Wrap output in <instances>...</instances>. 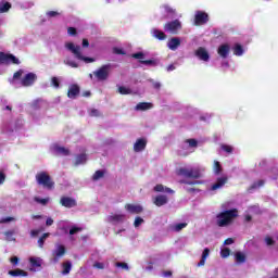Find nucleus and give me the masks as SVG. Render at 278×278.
Segmentation results:
<instances>
[{"label":"nucleus","mask_w":278,"mask_h":278,"mask_svg":"<svg viewBox=\"0 0 278 278\" xmlns=\"http://www.w3.org/2000/svg\"><path fill=\"white\" fill-rule=\"evenodd\" d=\"M79 231H81V228L79 227H73L70 230V236H75V233H79Z\"/></svg>","instance_id":"6e6d98bb"},{"label":"nucleus","mask_w":278,"mask_h":278,"mask_svg":"<svg viewBox=\"0 0 278 278\" xmlns=\"http://www.w3.org/2000/svg\"><path fill=\"white\" fill-rule=\"evenodd\" d=\"M195 56L199 58L201 62H210V52L203 47L195 50Z\"/></svg>","instance_id":"4468645a"},{"label":"nucleus","mask_w":278,"mask_h":278,"mask_svg":"<svg viewBox=\"0 0 278 278\" xmlns=\"http://www.w3.org/2000/svg\"><path fill=\"white\" fill-rule=\"evenodd\" d=\"M103 177H105V172L99 169V170H97V172L93 174L92 180H93V181H99V180L103 179Z\"/></svg>","instance_id":"e433bc0d"},{"label":"nucleus","mask_w":278,"mask_h":278,"mask_svg":"<svg viewBox=\"0 0 278 278\" xmlns=\"http://www.w3.org/2000/svg\"><path fill=\"white\" fill-rule=\"evenodd\" d=\"M8 275L11 277H27L29 274L23 269L17 268L9 270Z\"/></svg>","instance_id":"bb28decb"},{"label":"nucleus","mask_w":278,"mask_h":278,"mask_svg":"<svg viewBox=\"0 0 278 278\" xmlns=\"http://www.w3.org/2000/svg\"><path fill=\"white\" fill-rule=\"evenodd\" d=\"M63 63L66 66H71V68H79V63L76 62L75 60H72L71 58L64 59Z\"/></svg>","instance_id":"72a5a7b5"},{"label":"nucleus","mask_w":278,"mask_h":278,"mask_svg":"<svg viewBox=\"0 0 278 278\" xmlns=\"http://www.w3.org/2000/svg\"><path fill=\"white\" fill-rule=\"evenodd\" d=\"M65 49L70 51V53H73L76 60H80L81 62H85V64H92V62H97L94 58L84 56V54H81V47L73 43L72 41L65 42Z\"/></svg>","instance_id":"f03ea898"},{"label":"nucleus","mask_w":278,"mask_h":278,"mask_svg":"<svg viewBox=\"0 0 278 278\" xmlns=\"http://www.w3.org/2000/svg\"><path fill=\"white\" fill-rule=\"evenodd\" d=\"M34 201H35L36 203H39V205H47V204L51 201V199H50V198L35 197V198H34Z\"/></svg>","instance_id":"ea45409f"},{"label":"nucleus","mask_w":278,"mask_h":278,"mask_svg":"<svg viewBox=\"0 0 278 278\" xmlns=\"http://www.w3.org/2000/svg\"><path fill=\"white\" fill-rule=\"evenodd\" d=\"M132 58H135V60H144V53L142 52H138L132 54Z\"/></svg>","instance_id":"4d7b16f0"},{"label":"nucleus","mask_w":278,"mask_h":278,"mask_svg":"<svg viewBox=\"0 0 278 278\" xmlns=\"http://www.w3.org/2000/svg\"><path fill=\"white\" fill-rule=\"evenodd\" d=\"M124 207L128 214H141L144 210L140 204H126Z\"/></svg>","instance_id":"f3484780"},{"label":"nucleus","mask_w":278,"mask_h":278,"mask_svg":"<svg viewBox=\"0 0 278 278\" xmlns=\"http://www.w3.org/2000/svg\"><path fill=\"white\" fill-rule=\"evenodd\" d=\"M222 150L225 151L226 153H233V147L231 146L222 144Z\"/></svg>","instance_id":"09e8293b"},{"label":"nucleus","mask_w":278,"mask_h":278,"mask_svg":"<svg viewBox=\"0 0 278 278\" xmlns=\"http://www.w3.org/2000/svg\"><path fill=\"white\" fill-rule=\"evenodd\" d=\"M14 230H8L4 232V237H5V240H8V242H15L16 241V238H14Z\"/></svg>","instance_id":"58836bf2"},{"label":"nucleus","mask_w":278,"mask_h":278,"mask_svg":"<svg viewBox=\"0 0 278 278\" xmlns=\"http://www.w3.org/2000/svg\"><path fill=\"white\" fill-rule=\"evenodd\" d=\"M46 225L47 227H51V225H53V219L51 217H49L47 220H46Z\"/></svg>","instance_id":"338daca9"},{"label":"nucleus","mask_w":278,"mask_h":278,"mask_svg":"<svg viewBox=\"0 0 278 278\" xmlns=\"http://www.w3.org/2000/svg\"><path fill=\"white\" fill-rule=\"evenodd\" d=\"M4 181H5V174H3V172H0V186H2Z\"/></svg>","instance_id":"69168bd1"},{"label":"nucleus","mask_w":278,"mask_h":278,"mask_svg":"<svg viewBox=\"0 0 278 278\" xmlns=\"http://www.w3.org/2000/svg\"><path fill=\"white\" fill-rule=\"evenodd\" d=\"M113 53H116V55H125V50L122 48H114Z\"/></svg>","instance_id":"5fc2aeb1"},{"label":"nucleus","mask_w":278,"mask_h":278,"mask_svg":"<svg viewBox=\"0 0 278 278\" xmlns=\"http://www.w3.org/2000/svg\"><path fill=\"white\" fill-rule=\"evenodd\" d=\"M228 204L222 205V212L217 213L215 217V223L217 227H230L233 225V220H236L238 216V208H227Z\"/></svg>","instance_id":"f257e3e1"},{"label":"nucleus","mask_w":278,"mask_h":278,"mask_svg":"<svg viewBox=\"0 0 278 278\" xmlns=\"http://www.w3.org/2000/svg\"><path fill=\"white\" fill-rule=\"evenodd\" d=\"M12 9V4L5 0L0 1V14H5V12H10Z\"/></svg>","instance_id":"cd10ccee"},{"label":"nucleus","mask_w":278,"mask_h":278,"mask_svg":"<svg viewBox=\"0 0 278 278\" xmlns=\"http://www.w3.org/2000/svg\"><path fill=\"white\" fill-rule=\"evenodd\" d=\"M141 64H146L147 66H151V64H154V62L152 60H148V61H141Z\"/></svg>","instance_id":"774afa93"},{"label":"nucleus","mask_w":278,"mask_h":278,"mask_svg":"<svg viewBox=\"0 0 278 278\" xmlns=\"http://www.w3.org/2000/svg\"><path fill=\"white\" fill-rule=\"evenodd\" d=\"M87 160L88 159L86 157V154H80V155L76 156V159H75V166H79L81 164H86Z\"/></svg>","instance_id":"4c0bfd02"},{"label":"nucleus","mask_w":278,"mask_h":278,"mask_svg":"<svg viewBox=\"0 0 278 278\" xmlns=\"http://www.w3.org/2000/svg\"><path fill=\"white\" fill-rule=\"evenodd\" d=\"M111 68L112 65L110 64L102 65L100 68L93 72V75L98 79V81H106V79L110 77Z\"/></svg>","instance_id":"20e7f679"},{"label":"nucleus","mask_w":278,"mask_h":278,"mask_svg":"<svg viewBox=\"0 0 278 278\" xmlns=\"http://www.w3.org/2000/svg\"><path fill=\"white\" fill-rule=\"evenodd\" d=\"M210 257V250L205 248L202 252L201 261L198 263V266H205V262Z\"/></svg>","instance_id":"473e14b6"},{"label":"nucleus","mask_w":278,"mask_h":278,"mask_svg":"<svg viewBox=\"0 0 278 278\" xmlns=\"http://www.w3.org/2000/svg\"><path fill=\"white\" fill-rule=\"evenodd\" d=\"M151 35L153 38H156V40H166V34L157 28H152Z\"/></svg>","instance_id":"a878e982"},{"label":"nucleus","mask_w":278,"mask_h":278,"mask_svg":"<svg viewBox=\"0 0 278 278\" xmlns=\"http://www.w3.org/2000/svg\"><path fill=\"white\" fill-rule=\"evenodd\" d=\"M62 275H68L71 273V269L73 268V264L71 261H66L62 264Z\"/></svg>","instance_id":"2f4dec72"},{"label":"nucleus","mask_w":278,"mask_h":278,"mask_svg":"<svg viewBox=\"0 0 278 278\" xmlns=\"http://www.w3.org/2000/svg\"><path fill=\"white\" fill-rule=\"evenodd\" d=\"M51 85H52L54 88H60V80H58V77H52V79H51Z\"/></svg>","instance_id":"864d4df0"},{"label":"nucleus","mask_w":278,"mask_h":278,"mask_svg":"<svg viewBox=\"0 0 278 278\" xmlns=\"http://www.w3.org/2000/svg\"><path fill=\"white\" fill-rule=\"evenodd\" d=\"M89 115H90V116L99 117V116H101V112H100L99 110H97V109H91V110L89 111Z\"/></svg>","instance_id":"3c124183"},{"label":"nucleus","mask_w":278,"mask_h":278,"mask_svg":"<svg viewBox=\"0 0 278 278\" xmlns=\"http://www.w3.org/2000/svg\"><path fill=\"white\" fill-rule=\"evenodd\" d=\"M230 51H231V47H229V45L227 43L220 45L217 49V53L219 58H223L224 60H226V58H229Z\"/></svg>","instance_id":"dca6fc26"},{"label":"nucleus","mask_w":278,"mask_h":278,"mask_svg":"<svg viewBox=\"0 0 278 278\" xmlns=\"http://www.w3.org/2000/svg\"><path fill=\"white\" fill-rule=\"evenodd\" d=\"M181 46V39L179 37H173L168 42L167 47L170 49V51H177L179 47Z\"/></svg>","instance_id":"aec40b11"},{"label":"nucleus","mask_w":278,"mask_h":278,"mask_svg":"<svg viewBox=\"0 0 278 278\" xmlns=\"http://www.w3.org/2000/svg\"><path fill=\"white\" fill-rule=\"evenodd\" d=\"M52 151L56 153V155H68L70 151L68 149L60 146V144H53Z\"/></svg>","instance_id":"5701e85b"},{"label":"nucleus","mask_w":278,"mask_h":278,"mask_svg":"<svg viewBox=\"0 0 278 278\" xmlns=\"http://www.w3.org/2000/svg\"><path fill=\"white\" fill-rule=\"evenodd\" d=\"M14 220H16L14 217H3L0 219V224L14 223Z\"/></svg>","instance_id":"8fccbe9b"},{"label":"nucleus","mask_w":278,"mask_h":278,"mask_svg":"<svg viewBox=\"0 0 278 278\" xmlns=\"http://www.w3.org/2000/svg\"><path fill=\"white\" fill-rule=\"evenodd\" d=\"M23 71L14 73L13 78L9 79L10 84H12V86H15V88H18V79H21Z\"/></svg>","instance_id":"c85d7f7f"},{"label":"nucleus","mask_w":278,"mask_h":278,"mask_svg":"<svg viewBox=\"0 0 278 278\" xmlns=\"http://www.w3.org/2000/svg\"><path fill=\"white\" fill-rule=\"evenodd\" d=\"M265 244L267 247H273V244H275V239L271 238L270 236L265 237Z\"/></svg>","instance_id":"de8ad7c7"},{"label":"nucleus","mask_w":278,"mask_h":278,"mask_svg":"<svg viewBox=\"0 0 278 278\" xmlns=\"http://www.w3.org/2000/svg\"><path fill=\"white\" fill-rule=\"evenodd\" d=\"M36 181L39 186H42L43 188H48V190H51L53 188V181L51 180V177L47 172H40L36 175Z\"/></svg>","instance_id":"7ed1b4c3"},{"label":"nucleus","mask_w":278,"mask_h":278,"mask_svg":"<svg viewBox=\"0 0 278 278\" xmlns=\"http://www.w3.org/2000/svg\"><path fill=\"white\" fill-rule=\"evenodd\" d=\"M227 176H222L219 178H217L216 182H214L211 187V190L216 191V190H220V188H223L225 186V184H227Z\"/></svg>","instance_id":"6ab92c4d"},{"label":"nucleus","mask_w":278,"mask_h":278,"mask_svg":"<svg viewBox=\"0 0 278 278\" xmlns=\"http://www.w3.org/2000/svg\"><path fill=\"white\" fill-rule=\"evenodd\" d=\"M262 186H264V180H258L257 182H254L252 185V188L255 189V188H262Z\"/></svg>","instance_id":"13d9d810"},{"label":"nucleus","mask_w":278,"mask_h":278,"mask_svg":"<svg viewBox=\"0 0 278 278\" xmlns=\"http://www.w3.org/2000/svg\"><path fill=\"white\" fill-rule=\"evenodd\" d=\"M143 223H144V219L142 217H136L134 222V227L138 229V227H140V225H142Z\"/></svg>","instance_id":"a18cd8bd"},{"label":"nucleus","mask_w":278,"mask_h":278,"mask_svg":"<svg viewBox=\"0 0 278 278\" xmlns=\"http://www.w3.org/2000/svg\"><path fill=\"white\" fill-rule=\"evenodd\" d=\"M117 268H123V270H129V265L127 263H116Z\"/></svg>","instance_id":"603ef678"},{"label":"nucleus","mask_w":278,"mask_h":278,"mask_svg":"<svg viewBox=\"0 0 278 278\" xmlns=\"http://www.w3.org/2000/svg\"><path fill=\"white\" fill-rule=\"evenodd\" d=\"M11 264H13V266H18V258L17 256H13L10 258Z\"/></svg>","instance_id":"e2e57ef3"},{"label":"nucleus","mask_w":278,"mask_h":278,"mask_svg":"<svg viewBox=\"0 0 278 278\" xmlns=\"http://www.w3.org/2000/svg\"><path fill=\"white\" fill-rule=\"evenodd\" d=\"M213 170H214L215 175H220V173L223 172V167L220 166V162L214 161Z\"/></svg>","instance_id":"a19ab883"},{"label":"nucleus","mask_w":278,"mask_h":278,"mask_svg":"<svg viewBox=\"0 0 278 278\" xmlns=\"http://www.w3.org/2000/svg\"><path fill=\"white\" fill-rule=\"evenodd\" d=\"M0 64H20V62L14 55L0 52Z\"/></svg>","instance_id":"f8f14e48"},{"label":"nucleus","mask_w":278,"mask_h":278,"mask_svg":"<svg viewBox=\"0 0 278 278\" xmlns=\"http://www.w3.org/2000/svg\"><path fill=\"white\" fill-rule=\"evenodd\" d=\"M199 142L195 139H188L182 143V149L186 151L185 155H188L189 153H193V151L197 149Z\"/></svg>","instance_id":"9d476101"},{"label":"nucleus","mask_w":278,"mask_h":278,"mask_svg":"<svg viewBox=\"0 0 278 278\" xmlns=\"http://www.w3.org/2000/svg\"><path fill=\"white\" fill-rule=\"evenodd\" d=\"M43 263H45V261H42V258L39 256L28 257L30 273H38L39 270H42Z\"/></svg>","instance_id":"0eeeda50"},{"label":"nucleus","mask_w":278,"mask_h":278,"mask_svg":"<svg viewBox=\"0 0 278 278\" xmlns=\"http://www.w3.org/2000/svg\"><path fill=\"white\" fill-rule=\"evenodd\" d=\"M220 255L224 258L229 257V255H231V250H229V248H222Z\"/></svg>","instance_id":"c03bdc74"},{"label":"nucleus","mask_w":278,"mask_h":278,"mask_svg":"<svg viewBox=\"0 0 278 278\" xmlns=\"http://www.w3.org/2000/svg\"><path fill=\"white\" fill-rule=\"evenodd\" d=\"M153 109V104L149 102H141L135 106L136 112H147V110Z\"/></svg>","instance_id":"b1692460"},{"label":"nucleus","mask_w":278,"mask_h":278,"mask_svg":"<svg viewBox=\"0 0 278 278\" xmlns=\"http://www.w3.org/2000/svg\"><path fill=\"white\" fill-rule=\"evenodd\" d=\"M233 238H228L224 241V247H229V244H233Z\"/></svg>","instance_id":"680f3d73"},{"label":"nucleus","mask_w":278,"mask_h":278,"mask_svg":"<svg viewBox=\"0 0 278 278\" xmlns=\"http://www.w3.org/2000/svg\"><path fill=\"white\" fill-rule=\"evenodd\" d=\"M235 262L237 264H244V262H247V254H244V252H236Z\"/></svg>","instance_id":"c756f323"},{"label":"nucleus","mask_w":278,"mask_h":278,"mask_svg":"<svg viewBox=\"0 0 278 278\" xmlns=\"http://www.w3.org/2000/svg\"><path fill=\"white\" fill-rule=\"evenodd\" d=\"M233 55H237L238 58L244 55V48L240 46V43H237L232 48Z\"/></svg>","instance_id":"7c9ffc66"},{"label":"nucleus","mask_w":278,"mask_h":278,"mask_svg":"<svg viewBox=\"0 0 278 278\" xmlns=\"http://www.w3.org/2000/svg\"><path fill=\"white\" fill-rule=\"evenodd\" d=\"M188 227L187 223H179V224H174L170 226L172 231H181V229H186Z\"/></svg>","instance_id":"f704fd0d"},{"label":"nucleus","mask_w":278,"mask_h":278,"mask_svg":"<svg viewBox=\"0 0 278 278\" xmlns=\"http://www.w3.org/2000/svg\"><path fill=\"white\" fill-rule=\"evenodd\" d=\"M77 94H79V86L71 85L67 91L68 99H75Z\"/></svg>","instance_id":"393cba45"},{"label":"nucleus","mask_w":278,"mask_h":278,"mask_svg":"<svg viewBox=\"0 0 278 278\" xmlns=\"http://www.w3.org/2000/svg\"><path fill=\"white\" fill-rule=\"evenodd\" d=\"M119 94H131L129 87L121 86L118 87Z\"/></svg>","instance_id":"37998d69"},{"label":"nucleus","mask_w":278,"mask_h":278,"mask_svg":"<svg viewBox=\"0 0 278 278\" xmlns=\"http://www.w3.org/2000/svg\"><path fill=\"white\" fill-rule=\"evenodd\" d=\"M161 10H162L163 14H167V16L170 15V14H175V9H173V8H172L170 5H168V4L162 5V7H161Z\"/></svg>","instance_id":"c9c22d12"},{"label":"nucleus","mask_w":278,"mask_h":278,"mask_svg":"<svg viewBox=\"0 0 278 278\" xmlns=\"http://www.w3.org/2000/svg\"><path fill=\"white\" fill-rule=\"evenodd\" d=\"M125 218H127V216L123 213H115V214H111L106 217V222L111 223V225H118V223H125Z\"/></svg>","instance_id":"9b49d317"},{"label":"nucleus","mask_w":278,"mask_h":278,"mask_svg":"<svg viewBox=\"0 0 278 278\" xmlns=\"http://www.w3.org/2000/svg\"><path fill=\"white\" fill-rule=\"evenodd\" d=\"M210 21L207 13L197 11L194 15V25H205Z\"/></svg>","instance_id":"ddd939ff"},{"label":"nucleus","mask_w":278,"mask_h":278,"mask_svg":"<svg viewBox=\"0 0 278 278\" xmlns=\"http://www.w3.org/2000/svg\"><path fill=\"white\" fill-rule=\"evenodd\" d=\"M152 86H153V88H155V90H160V88H162V84H160L157 81H152Z\"/></svg>","instance_id":"0e129e2a"},{"label":"nucleus","mask_w":278,"mask_h":278,"mask_svg":"<svg viewBox=\"0 0 278 278\" xmlns=\"http://www.w3.org/2000/svg\"><path fill=\"white\" fill-rule=\"evenodd\" d=\"M152 201L156 205V207H162L163 205H166V203H168V197L166 194H159L152 198Z\"/></svg>","instance_id":"a211bd4d"},{"label":"nucleus","mask_w":278,"mask_h":278,"mask_svg":"<svg viewBox=\"0 0 278 278\" xmlns=\"http://www.w3.org/2000/svg\"><path fill=\"white\" fill-rule=\"evenodd\" d=\"M38 81V75L35 73H27L24 75L21 79V86L24 88H30V86H34Z\"/></svg>","instance_id":"6e6552de"},{"label":"nucleus","mask_w":278,"mask_h":278,"mask_svg":"<svg viewBox=\"0 0 278 278\" xmlns=\"http://www.w3.org/2000/svg\"><path fill=\"white\" fill-rule=\"evenodd\" d=\"M164 29L168 34H174V35L179 34L181 29V22L179 20L168 22L165 24Z\"/></svg>","instance_id":"1a4fd4ad"},{"label":"nucleus","mask_w":278,"mask_h":278,"mask_svg":"<svg viewBox=\"0 0 278 278\" xmlns=\"http://www.w3.org/2000/svg\"><path fill=\"white\" fill-rule=\"evenodd\" d=\"M154 192H163L164 194H175V191L164 185L154 186Z\"/></svg>","instance_id":"4be33fe9"},{"label":"nucleus","mask_w":278,"mask_h":278,"mask_svg":"<svg viewBox=\"0 0 278 278\" xmlns=\"http://www.w3.org/2000/svg\"><path fill=\"white\" fill-rule=\"evenodd\" d=\"M50 233L46 232L41 236V238H39L38 240V247L39 249H42V247H45V240H47V238H49Z\"/></svg>","instance_id":"79ce46f5"},{"label":"nucleus","mask_w":278,"mask_h":278,"mask_svg":"<svg viewBox=\"0 0 278 278\" xmlns=\"http://www.w3.org/2000/svg\"><path fill=\"white\" fill-rule=\"evenodd\" d=\"M178 175H181L182 177H190L191 179H199V177H201V168H199V167H194V168L182 167L178 170Z\"/></svg>","instance_id":"423d86ee"},{"label":"nucleus","mask_w":278,"mask_h":278,"mask_svg":"<svg viewBox=\"0 0 278 278\" xmlns=\"http://www.w3.org/2000/svg\"><path fill=\"white\" fill-rule=\"evenodd\" d=\"M66 255V247L61 243L54 244V250L52 251V262L53 264H58L62 257Z\"/></svg>","instance_id":"39448f33"},{"label":"nucleus","mask_w":278,"mask_h":278,"mask_svg":"<svg viewBox=\"0 0 278 278\" xmlns=\"http://www.w3.org/2000/svg\"><path fill=\"white\" fill-rule=\"evenodd\" d=\"M46 14L48 18H56V16H60V12L58 11H48Z\"/></svg>","instance_id":"49530a36"},{"label":"nucleus","mask_w":278,"mask_h":278,"mask_svg":"<svg viewBox=\"0 0 278 278\" xmlns=\"http://www.w3.org/2000/svg\"><path fill=\"white\" fill-rule=\"evenodd\" d=\"M61 205H63V207H75V205H77V201L73 198L63 197L61 198Z\"/></svg>","instance_id":"412c9836"},{"label":"nucleus","mask_w":278,"mask_h":278,"mask_svg":"<svg viewBox=\"0 0 278 278\" xmlns=\"http://www.w3.org/2000/svg\"><path fill=\"white\" fill-rule=\"evenodd\" d=\"M94 268H98L99 270H103V268H105V265L103 263H94L93 264Z\"/></svg>","instance_id":"052dcab7"},{"label":"nucleus","mask_w":278,"mask_h":278,"mask_svg":"<svg viewBox=\"0 0 278 278\" xmlns=\"http://www.w3.org/2000/svg\"><path fill=\"white\" fill-rule=\"evenodd\" d=\"M67 34H68L70 36H76L77 29H75V27H70V28L67 29Z\"/></svg>","instance_id":"bf43d9fd"},{"label":"nucleus","mask_w":278,"mask_h":278,"mask_svg":"<svg viewBox=\"0 0 278 278\" xmlns=\"http://www.w3.org/2000/svg\"><path fill=\"white\" fill-rule=\"evenodd\" d=\"M147 149V139L144 138H139L136 140L134 143V151L135 153H142Z\"/></svg>","instance_id":"2eb2a0df"}]
</instances>
